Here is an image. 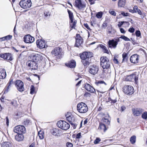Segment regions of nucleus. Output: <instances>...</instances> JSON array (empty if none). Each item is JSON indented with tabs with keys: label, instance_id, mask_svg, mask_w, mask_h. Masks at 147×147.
Returning a JSON list of instances; mask_svg holds the SVG:
<instances>
[{
	"label": "nucleus",
	"instance_id": "obj_1",
	"mask_svg": "<svg viewBox=\"0 0 147 147\" xmlns=\"http://www.w3.org/2000/svg\"><path fill=\"white\" fill-rule=\"evenodd\" d=\"M77 110L80 113H84L88 111V107L85 103L81 102L77 104Z\"/></svg>",
	"mask_w": 147,
	"mask_h": 147
},
{
	"label": "nucleus",
	"instance_id": "obj_2",
	"mask_svg": "<svg viewBox=\"0 0 147 147\" xmlns=\"http://www.w3.org/2000/svg\"><path fill=\"white\" fill-rule=\"evenodd\" d=\"M57 126L61 129L66 130L68 129L70 127V125L64 121L60 120L57 123Z\"/></svg>",
	"mask_w": 147,
	"mask_h": 147
},
{
	"label": "nucleus",
	"instance_id": "obj_3",
	"mask_svg": "<svg viewBox=\"0 0 147 147\" xmlns=\"http://www.w3.org/2000/svg\"><path fill=\"white\" fill-rule=\"evenodd\" d=\"M138 75L136 73H134L129 75L127 76L125 78L126 81H135L136 84L138 82Z\"/></svg>",
	"mask_w": 147,
	"mask_h": 147
},
{
	"label": "nucleus",
	"instance_id": "obj_4",
	"mask_svg": "<svg viewBox=\"0 0 147 147\" xmlns=\"http://www.w3.org/2000/svg\"><path fill=\"white\" fill-rule=\"evenodd\" d=\"M31 4L30 0H22L19 3L20 7L24 9H26L30 7Z\"/></svg>",
	"mask_w": 147,
	"mask_h": 147
},
{
	"label": "nucleus",
	"instance_id": "obj_5",
	"mask_svg": "<svg viewBox=\"0 0 147 147\" xmlns=\"http://www.w3.org/2000/svg\"><path fill=\"white\" fill-rule=\"evenodd\" d=\"M15 83L17 89L19 92H22L24 90V83L22 81L17 80L15 81Z\"/></svg>",
	"mask_w": 147,
	"mask_h": 147
},
{
	"label": "nucleus",
	"instance_id": "obj_6",
	"mask_svg": "<svg viewBox=\"0 0 147 147\" xmlns=\"http://www.w3.org/2000/svg\"><path fill=\"white\" fill-rule=\"evenodd\" d=\"M123 90L124 93L127 95H131L134 92V89L131 86H124Z\"/></svg>",
	"mask_w": 147,
	"mask_h": 147
},
{
	"label": "nucleus",
	"instance_id": "obj_7",
	"mask_svg": "<svg viewBox=\"0 0 147 147\" xmlns=\"http://www.w3.org/2000/svg\"><path fill=\"white\" fill-rule=\"evenodd\" d=\"M13 131L17 134H24L26 131V129L23 125H17L14 127Z\"/></svg>",
	"mask_w": 147,
	"mask_h": 147
},
{
	"label": "nucleus",
	"instance_id": "obj_8",
	"mask_svg": "<svg viewBox=\"0 0 147 147\" xmlns=\"http://www.w3.org/2000/svg\"><path fill=\"white\" fill-rule=\"evenodd\" d=\"M93 57V54L90 52H83L80 56L82 60L90 59V58Z\"/></svg>",
	"mask_w": 147,
	"mask_h": 147
},
{
	"label": "nucleus",
	"instance_id": "obj_9",
	"mask_svg": "<svg viewBox=\"0 0 147 147\" xmlns=\"http://www.w3.org/2000/svg\"><path fill=\"white\" fill-rule=\"evenodd\" d=\"M98 71V67L96 65H91L89 67V71L90 74L93 75H95L97 73Z\"/></svg>",
	"mask_w": 147,
	"mask_h": 147
},
{
	"label": "nucleus",
	"instance_id": "obj_10",
	"mask_svg": "<svg viewBox=\"0 0 147 147\" xmlns=\"http://www.w3.org/2000/svg\"><path fill=\"white\" fill-rule=\"evenodd\" d=\"M37 47L40 49L45 48L47 46L45 44V41L42 39H38L36 40Z\"/></svg>",
	"mask_w": 147,
	"mask_h": 147
},
{
	"label": "nucleus",
	"instance_id": "obj_11",
	"mask_svg": "<svg viewBox=\"0 0 147 147\" xmlns=\"http://www.w3.org/2000/svg\"><path fill=\"white\" fill-rule=\"evenodd\" d=\"M75 46L78 47L83 42V39L80 36L79 34H77Z\"/></svg>",
	"mask_w": 147,
	"mask_h": 147
},
{
	"label": "nucleus",
	"instance_id": "obj_12",
	"mask_svg": "<svg viewBox=\"0 0 147 147\" xmlns=\"http://www.w3.org/2000/svg\"><path fill=\"white\" fill-rule=\"evenodd\" d=\"M34 40V38L29 34L27 35L24 38V41L26 43H31Z\"/></svg>",
	"mask_w": 147,
	"mask_h": 147
},
{
	"label": "nucleus",
	"instance_id": "obj_13",
	"mask_svg": "<svg viewBox=\"0 0 147 147\" xmlns=\"http://www.w3.org/2000/svg\"><path fill=\"white\" fill-rule=\"evenodd\" d=\"M28 66L32 69H36L38 68L37 63L33 60L29 61L28 62Z\"/></svg>",
	"mask_w": 147,
	"mask_h": 147
},
{
	"label": "nucleus",
	"instance_id": "obj_14",
	"mask_svg": "<svg viewBox=\"0 0 147 147\" xmlns=\"http://www.w3.org/2000/svg\"><path fill=\"white\" fill-rule=\"evenodd\" d=\"M132 110L133 114L135 116L140 115L144 111V110L141 108H134L132 109Z\"/></svg>",
	"mask_w": 147,
	"mask_h": 147
},
{
	"label": "nucleus",
	"instance_id": "obj_15",
	"mask_svg": "<svg viewBox=\"0 0 147 147\" xmlns=\"http://www.w3.org/2000/svg\"><path fill=\"white\" fill-rule=\"evenodd\" d=\"M75 3L76 7L80 9H82L86 7V5L82 3L81 0H76Z\"/></svg>",
	"mask_w": 147,
	"mask_h": 147
},
{
	"label": "nucleus",
	"instance_id": "obj_16",
	"mask_svg": "<svg viewBox=\"0 0 147 147\" xmlns=\"http://www.w3.org/2000/svg\"><path fill=\"white\" fill-rule=\"evenodd\" d=\"M75 117L73 115H71L69 117H68L67 119V121L70 123L71 125H74V128H76L77 125V124L75 123Z\"/></svg>",
	"mask_w": 147,
	"mask_h": 147
},
{
	"label": "nucleus",
	"instance_id": "obj_17",
	"mask_svg": "<svg viewBox=\"0 0 147 147\" xmlns=\"http://www.w3.org/2000/svg\"><path fill=\"white\" fill-rule=\"evenodd\" d=\"M61 48L59 47L56 48L51 52V54L54 56H60L61 55Z\"/></svg>",
	"mask_w": 147,
	"mask_h": 147
},
{
	"label": "nucleus",
	"instance_id": "obj_18",
	"mask_svg": "<svg viewBox=\"0 0 147 147\" xmlns=\"http://www.w3.org/2000/svg\"><path fill=\"white\" fill-rule=\"evenodd\" d=\"M138 56L137 55L135 54L131 56L130 58V61L132 63H137L139 61Z\"/></svg>",
	"mask_w": 147,
	"mask_h": 147
},
{
	"label": "nucleus",
	"instance_id": "obj_19",
	"mask_svg": "<svg viewBox=\"0 0 147 147\" xmlns=\"http://www.w3.org/2000/svg\"><path fill=\"white\" fill-rule=\"evenodd\" d=\"M104 117H102V121L104 124L107 125H109L110 123V121L109 120V116L108 114L104 115Z\"/></svg>",
	"mask_w": 147,
	"mask_h": 147
},
{
	"label": "nucleus",
	"instance_id": "obj_20",
	"mask_svg": "<svg viewBox=\"0 0 147 147\" xmlns=\"http://www.w3.org/2000/svg\"><path fill=\"white\" fill-rule=\"evenodd\" d=\"M84 87L86 90L91 93H94L95 92V89L89 84H86L85 85Z\"/></svg>",
	"mask_w": 147,
	"mask_h": 147
},
{
	"label": "nucleus",
	"instance_id": "obj_21",
	"mask_svg": "<svg viewBox=\"0 0 147 147\" xmlns=\"http://www.w3.org/2000/svg\"><path fill=\"white\" fill-rule=\"evenodd\" d=\"M108 46L109 48H115L117 45V43L115 42L114 40H109L108 41Z\"/></svg>",
	"mask_w": 147,
	"mask_h": 147
},
{
	"label": "nucleus",
	"instance_id": "obj_22",
	"mask_svg": "<svg viewBox=\"0 0 147 147\" xmlns=\"http://www.w3.org/2000/svg\"><path fill=\"white\" fill-rule=\"evenodd\" d=\"M42 59V57L41 55L37 54L33 55L32 57V60L36 61L37 63L38 61L41 60Z\"/></svg>",
	"mask_w": 147,
	"mask_h": 147
},
{
	"label": "nucleus",
	"instance_id": "obj_23",
	"mask_svg": "<svg viewBox=\"0 0 147 147\" xmlns=\"http://www.w3.org/2000/svg\"><path fill=\"white\" fill-rule=\"evenodd\" d=\"M66 65L68 67L71 68H74L76 66V62L74 60H72L68 63L66 64Z\"/></svg>",
	"mask_w": 147,
	"mask_h": 147
},
{
	"label": "nucleus",
	"instance_id": "obj_24",
	"mask_svg": "<svg viewBox=\"0 0 147 147\" xmlns=\"http://www.w3.org/2000/svg\"><path fill=\"white\" fill-rule=\"evenodd\" d=\"M6 76V74L5 70L3 69H0V78L3 79L5 78Z\"/></svg>",
	"mask_w": 147,
	"mask_h": 147
},
{
	"label": "nucleus",
	"instance_id": "obj_25",
	"mask_svg": "<svg viewBox=\"0 0 147 147\" xmlns=\"http://www.w3.org/2000/svg\"><path fill=\"white\" fill-rule=\"evenodd\" d=\"M61 130L57 129L54 128L53 129L51 132L52 134L55 136H60V131Z\"/></svg>",
	"mask_w": 147,
	"mask_h": 147
},
{
	"label": "nucleus",
	"instance_id": "obj_26",
	"mask_svg": "<svg viewBox=\"0 0 147 147\" xmlns=\"http://www.w3.org/2000/svg\"><path fill=\"white\" fill-rule=\"evenodd\" d=\"M74 20H72V21L70 20L69 25L70 28L71 30H72L73 28L75 29V27L76 26V25L77 23V21Z\"/></svg>",
	"mask_w": 147,
	"mask_h": 147
},
{
	"label": "nucleus",
	"instance_id": "obj_27",
	"mask_svg": "<svg viewBox=\"0 0 147 147\" xmlns=\"http://www.w3.org/2000/svg\"><path fill=\"white\" fill-rule=\"evenodd\" d=\"M16 140L18 141H22L24 139V136L22 134H17L15 136Z\"/></svg>",
	"mask_w": 147,
	"mask_h": 147
},
{
	"label": "nucleus",
	"instance_id": "obj_28",
	"mask_svg": "<svg viewBox=\"0 0 147 147\" xmlns=\"http://www.w3.org/2000/svg\"><path fill=\"white\" fill-rule=\"evenodd\" d=\"M82 63H83L84 67H87L90 63V60L89 59H83L82 61Z\"/></svg>",
	"mask_w": 147,
	"mask_h": 147
},
{
	"label": "nucleus",
	"instance_id": "obj_29",
	"mask_svg": "<svg viewBox=\"0 0 147 147\" xmlns=\"http://www.w3.org/2000/svg\"><path fill=\"white\" fill-rule=\"evenodd\" d=\"M98 129L103 130L104 132H105L107 130V129L105 124L100 123L99 124Z\"/></svg>",
	"mask_w": 147,
	"mask_h": 147
},
{
	"label": "nucleus",
	"instance_id": "obj_30",
	"mask_svg": "<svg viewBox=\"0 0 147 147\" xmlns=\"http://www.w3.org/2000/svg\"><path fill=\"white\" fill-rule=\"evenodd\" d=\"M101 66L104 69H107L110 67V62L109 61L104 63H102Z\"/></svg>",
	"mask_w": 147,
	"mask_h": 147
},
{
	"label": "nucleus",
	"instance_id": "obj_31",
	"mask_svg": "<svg viewBox=\"0 0 147 147\" xmlns=\"http://www.w3.org/2000/svg\"><path fill=\"white\" fill-rule=\"evenodd\" d=\"M11 144L9 142H3L1 145V147H11Z\"/></svg>",
	"mask_w": 147,
	"mask_h": 147
},
{
	"label": "nucleus",
	"instance_id": "obj_32",
	"mask_svg": "<svg viewBox=\"0 0 147 147\" xmlns=\"http://www.w3.org/2000/svg\"><path fill=\"white\" fill-rule=\"evenodd\" d=\"M109 61L107 57H101L100 59V65L102 64V63H104Z\"/></svg>",
	"mask_w": 147,
	"mask_h": 147
},
{
	"label": "nucleus",
	"instance_id": "obj_33",
	"mask_svg": "<svg viewBox=\"0 0 147 147\" xmlns=\"http://www.w3.org/2000/svg\"><path fill=\"white\" fill-rule=\"evenodd\" d=\"M125 0H119L118 2V5L120 7L124 6L125 4Z\"/></svg>",
	"mask_w": 147,
	"mask_h": 147
},
{
	"label": "nucleus",
	"instance_id": "obj_34",
	"mask_svg": "<svg viewBox=\"0 0 147 147\" xmlns=\"http://www.w3.org/2000/svg\"><path fill=\"white\" fill-rule=\"evenodd\" d=\"M67 11L69 14V17L70 20L72 21V20H74V16L72 12L69 10H68Z\"/></svg>",
	"mask_w": 147,
	"mask_h": 147
},
{
	"label": "nucleus",
	"instance_id": "obj_35",
	"mask_svg": "<svg viewBox=\"0 0 147 147\" xmlns=\"http://www.w3.org/2000/svg\"><path fill=\"white\" fill-rule=\"evenodd\" d=\"M123 61H126L127 59V55L125 53H123L122 54Z\"/></svg>",
	"mask_w": 147,
	"mask_h": 147
},
{
	"label": "nucleus",
	"instance_id": "obj_36",
	"mask_svg": "<svg viewBox=\"0 0 147 147\" xmlns=\"http://www.w3.org/2000/svg\"><path fill=\"white\" fill-rule=\"evenodd\" d=\"M136 141V136H132L130 138V141L131 143L132 144H134Z\"/></svg>",
	"mask_w": 147,
	"mask_h": 147
},
{
	"label": "nucleus",
	"instance_id": "obj_37",
	"mask_svg": "<svg viewBox=\"0 0 147 147\" xmlns=\"http://www.w3.org/2000/svg\"><path fill=\"white\" fill-rule=\"evenodd\" d=\"M142 117L144 119H147V112H144L142 113Z\"/></svg>",
	"mask_w": 147,
	"mask_h": 147
},
{
	"label": "nucleus",
	"instance_id": "obj_38",
	"mask_svg": "<svg viewBox=\"0 0 147 147\" xmlns=\"http://www.w3.org/2000/svg\"><path fill=\"white\" fill-rule=\"evenodd\" d=\"M100 46L101 48H102L105 51V52L106 53H108L109 51L107 49V47L105 46L102 45H100Z\"/></svg>",
	"mask_w": 147,
	"mask_h": 147
},
{
	"label": "nucleus",
	"instance_id": "obj_39",
	"mask_svg": "<svg viewBox=\"0 0 147 147\" xmlns=\"http://www.w3.org/2000/svg\"><path fill=\"white\" fill-rule=\"evenodd\" d=\"M12 57L11 54L8 53L6 59L8 60L11 61L12 60Z\"/></svg>",
	"mask_w": 147,
	"mask_h": 147
},
{
	"label": "nucleus",
	"instance_id": "obj_40",
	"mask_svg": "<svg viewBox=\"0 0 147 147\" xmlns=\"http://www.w3.org/2000/svg\"><path fill=\"white\" fill-rule=\"evenodd\" d=\"M8 53L0 54V57L6 59Z\"/></svg>",
	"mask_w": 147,
	"mask_h": 147
},
{
	"label": "nucleus",
	"instance_id": "obj_41",
	"mask_svg": "<svg viewBox=\"0 0 147 147\" xmlns=\"http://www.w3.org/2000/svg\"><path fill=\"white\" fill-rule=\"evenodd\" d=\"M38 135L40 139H42L43 138V133L41 131L39 132L38 133Z\"/></svg>",
	"mask_w": 147,
	"mask_h": 147
},
{
	"label": "nucleus",
	"instance_id": "obj_42",
	"mask_svg": "<svg viewBox=\"0 0 147 147\" xmlns=\"http://www.w3.org/2000/svg\"><path fill=\"white\" fill-rule=\"evenodd\" d=\"M102 12H98L96 15V17L98 18H100L102 16Z\"/></svg>",
	"mask_w": 147,
	"mask_h": 147
},
{
	"label": "nucleus",
	"instance_id": "obj_43",
	"mask_svg": "<svg viewBox=\"0 0 147 147\" xmlns=\"http://www.w3.org/2000/svg\"><path fill=\"white\" fill-rule=\"evenodd\" d=\"M35 90V89L34 86L32 85L30 88V93L31 94H33Z\"/></svg>",
	"mask_w": 147,
	"mask_h": 147
},
{
	"label": "nucleus",
	"instance_id": "obj_44",
	"mask_svg": "<svg viewBox=\"0 0 147 147\" xmlns=\"http://www.w3.org/2000/svg\"><path fill=\"white\" fill-rule=\"evenodd\" d=\"M120 38L123 39V40H124L125 41H130V39L124 36H121L120 37Z\"/></svg>",
	"mask_w": 147,
	"mask_h": 147
},
{
	"label": "nucleus",
	"instance_id": "obj_45",
	"mask_svg": "<svg viewBox=\"0 0 147 147\" xmlns=\"http://www.w3.org/2000/svg\"><path fill=\"white\" fill-rule=\"evenodd\" d=\"M11 86H9V85H7V87L5 88L4 89V92L7 93V92L9 90Z\"/></svg>",
	"mask_w": 147,
	"mask_h": 147
},
{
	"label": "nucleus",
	"instance_id": "obj_46",
	"mask_svg": "<svg viewBox=\"0 0 147 147\" xmlns=\"http://www.w3.org/2000/svg\"><path fill=\"white\" fill-rule=\"evenodd\" d=\"M125 22L126 23L129 24V23L128 22H124V21L123 22H119V24H118V26L119 27H120L123 24V23Z\"/></svg>",
	"mask_w": 147,
	"mask_h": 147
},
{
	"label": "nucleus",
	"instance_id": "obj_47",
	"mask_svg": "<svg viewBox=\"0 0 147 147\" xmlns=\"http://www.w3.org/2000/svg\"><path fill=\"white\" fill-rule=\"evenodd\" d=\"M44 15L45 17L49 18L50 15V13L48 11H45Z\"/></svg>",
	"mask_w": 147,
	"mask_h": 147
},
{
	"label": "nucleus",
	"instance_id": "obj_48",
	"mask_svg": "<svg viewBox=\"0 0 147 147\" xmlns=\"http://www.w3.org/2000/svg\"><path fill=\"white\" fill-rule=\"evenodd\" d=\"M5 38V40H10L12 37V36L10 35H8V36H4Z\"/></svg>",
	"mask_w": 147,
	"mask_h": 147
},
{
	"label": "nucleus",
	"instance_id": "obj_49",
	"mask_svg": "<svg viewBox=\"0 0 147 147\" xmlns=\"http://www.w3.org/2000/svg\"><path fill=\"white\" fill-rule=\"evenodd\" d=\"M100 141V138H97L94 142V143L95 144H98Z\"/></svg>",
	"mask_w": 147,
	"mask_h": 147
},
{
	"label": "nucleus",
	"instance_id": "obj_50",
	"mask_svg": "<svg viewBox=\"0 0 147 147\" xmlns=\"http://www.w3.org/2000/svg\"><path fill=\"white\" fill-rule=\"evenodd\" d=\"M136 34L137 36L139 37L141 36L140 32L139 30H137L136 32Z\"/></svg>",
	"mask_w": 147,
	"mask_h": 147
},
{
	"label": "nucleus",
	"instance_id": "obj_51",
	"mask_svg": "<svg viewBox=\"0 0 147 147\" xmlns=\"http://www.w3.org/2000/svg\"><path fill=\"white\" fill-rule=\"evenodd\" d=\"M13 80L12 79H10L9 80V81L8 82V83L7 84V85H9V86H11V85L13 84Z\"/></svg>",
	"mask_w": 147,
	"mask_h": 147
},
{
	"label": "nucleus",
	"instance_id": "obj_52",
	"mask_svg": "<svg viewBox=\"0 0 147 147\" xmlns=\"http://www.w3.org/2000/svg\"><path fill=\"white\" fill-rule=\"evenodd\" d=\"M96 84L98 85H99V84H104L105 85H106V84L105 83V82H104L103 81H99L98 82L96 83Z\"/></svg>",
	"mask_w": 147,
	"mask_h": 147
},
{
	"label": "nucleus",
	"instance_id": "obj_53",
	"mask_svg": "<svg viewBox=\"0 0 147 147\" xmlns=\"http://www.w3.org/2000/svg\"><path fill=\"white\" fill-rule=\"evenodd\" d=\"M67 147H72L73 144L70 142H67L66 144Z\"/></svg>",
	"mask_w": 147,
	"mask_h": 147
},
{
	"label": "nucleus",
	"instance_id": "obj_54",
	"mask_svg": "<svg viewBox=\"0 0 147 147\" xmlns=\"http://www.w3.org/2000/svg\"><path fill=\"white\" fill-rule=\"evenodd\" d=\"M72 115L71 113L70 112H67V114L65 115V117H66V119H67L68 117H69L71 116Z\"/></svg>",
	"mask_w": 147,
	"mask_h": 147
},
{
	"label": "nucleus",
	"instance_id": "obj_55",
	"mask_svg": "<svg viewBox=\"0 0 147 147\" xmlns=\"http://www.w3.org/2000/svg\"><path fill=\"white\" fill-rule=\"evenodd\" d=\"M134 28L133 27L130 28L128 30V31L131 33H133L134 32Z\"/></svg>",
	"mask_w": 147,
	"mask_h": 147
},
{
	"label": "nucleus",
	"instance_id": "obj_56",
	"mask_svg": "<svg viewBox=\"0 0 147 147\" xmlns=\"http://www.w3.org/2000/svg\"><path fill=\"white\" fill-rule=\"evenodd\" d=\"M30 122V121L29 120L26 119L24 121V123L25 125H28Z\"/></svg>",
	"mask_w": 147,
	"mask_h": 147
},
{
	"label": "nucleus",
	"instance_id": "obj_57",
	"mask_svg": "<svg viewBox=\"0 0 147 147\" xmlns=\"http://www.w3.org/2000/svg\"><path fill=\"white\" fill-rule=\"evenodd\" d=\"M33 76V75H30V76H28V77H26V78L28 80L30 81H31V79L32 78Z\"/></svg>",
	"mask_w": 147,
	"mask_h": 147
},
{
	"label": "nucleus",
	"instance_id": "obj_58",
	"mask_svg": "<svg viewBox=\"0 0 147 147\" xmlns=\"http://www.w3.org/2000/svg\"><path fill=\"white\" fill-rule=\"evenodd\" d=\"M109 12L110 14L114 16H115L116 15V13L114 11L110 10L109 11Z\"/></svg>",
	"mask_w": 147,
	"mask_h": 147
},
{
	"label": "nucleus",
	"instance_id": "obj_59",
	"mask_svg": "<svg viewBox=\"0 0 147 147\" xmlns=\"http://www.w3.org/2000/svg\"><path fill=\"white\" fill-rule=\"evenodd\" d=\"M121 14L124 16H129V13H125L124 12H122L121 13Z\"/></svg>",
	"mask_w": 147,
	"mask_h": 147
},
{
	"label": "nucleus",
	"instance_id": "obj_60",
	"mask_svg": "<svg viewBox=\"0 0 147 147\" xmlns=\"http://www.w3.org/2000/svg\"><path fill=\"white\" fill-rule=\"evenodd\" d=\"M84 26L87 29H88V30H91V29H90V28L89 26L87 24H84Z\"/></svg>",
	"mask_w": 147,
	"mask_h": 147
},
{
	"label": "nucleus",
	"instance_id": "obj_61",
	"mask_svg": "<svg viewBox=\"0 0 147 147\" xmlns=\"http://www.w3.org/2000/svg\"><path fill=\"white\" fill-rule=\"evenodd\" d=\"M81 137V133L80 132L77 134L76 136V138H80Z\"/></svg>",
	"mask_w": 147,
	"mask_h": 147
},
{
	"label": "nucleus",
	"instance_id": "obj_62",
	"mask_svg": "<svg viewBox=\"0 0 147 147\" xmlns=\"http://www.w3.org/2000/svg\"><path fill=\"white\" fill-rule=\"evenodd\" d=\"M138 7L136 6H135L134 7V11L136 12V13H137V11L138 9Z\"/></svg>",
	"mask_w": 147,
	"mask_h": 147
},
{
	"label": "nucleus",
	"instance_id": "obj_63",
	"mask_svg": "<svg viewBox=\"0 0 147 147\" xmlns=\"http://www.w3.org/2000/svg\"><path fill=\"white\" fill-rule=\"evenodd\" d=\"M121 111H123L125 109L126 107L124 106L123 105L121 107Z\"/></svg>",
	"mask_w": 147,
	"mask_h": 147
},
{
	"label": "nucleus",
	"instance_id": "obj_64",
	"mask_svg": "<svg viewBox=\"0 0 147 147\" xmlns=\"http://www.w3.org/2000/svg\"><path fill=\"white\" fill-rule=\"evenodd\" d=\"M16 101L15 100H13V101H12L11 102V104L13 106H15V104L16 103Z\"/></svg>",
	"mask_w": 147,
	"mask_h": 147
}]
</instances>
